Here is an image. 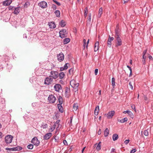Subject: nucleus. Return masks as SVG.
<instances>
[{"label":"nucleus","mask_w":153,"mask_h":153,"mask_svg":"<svg viewBox=\"0 0 153 153\" xmlns=\"http://www.w3.org/2000/svg\"><path fill=\"white\" fill-rule=\"evenodd\" d=\"M70 84L71 86L74 88V91L75 92L78 91L79 83L76 82L74 79H72L70 82Z\"/></svg>","instance_id":"obj_1"},{"label":"nucleus","mask_w":153,"mask_h":153,"mask_svg":"<svg viewBox=\"0 0 153 153\" xmlns=\"http://www.w3.org/2000/svg\"><path fill=\"white\" fill-rule=\"evenodd\" d=\"M48 100L50 103H54L56 100L55 97L53 95H50L48 97Z\"/></svg>","instance_id":"obj_2"},{"label":"nucleus","mask_w":153,"mask_h":153,"mask_svg":"<svg viewBox=\"0 0 153 153\" xmlns=\"http://www.w3.org/2000/svg\"><path fill=\"white\" fill-rule=\"evenodd\" d=\"M67 32L65 29H63L59 32V36L62 38H63L67 37Z\"/></svg>","instance_id":"obj_3"},{"label":"nucleus","mask_w":153,"mask_h":153,"mask_svg":"<svg viewBox=\"0 0 153 153\" xmlns=\"http://www.w3.org/2000/svg\"><path fill=\"white\" fill-rule=\"evenodd\" d=\"M49 76L53 79H56L58 76V73L56 71H51Z\"/></svg>","instance_id":"obj_4"},{"label":"nucleus","mask_w":153,"mask_h":153,"mask_svg":"<svg viewBox=\"0 0 153 153\" xmlns=\"http://www.w3.org/2000/svg\"><path fill=\"white\" fill-rule=\"evenodd\" d=\"M13 137L11 135H7L5 138V142L7 144H9L12 142Z\"/></svg>","instance_id":"obj_5"},{"label":"nucleus","mask_w":153,"mask_h":153,"mask_svg":"<svg viewBox=\"0 0 153 153\" xmlns=\"http://www.w3.org/2000/svg\"><path fill=\"white\" fill-rule=\"evenodd\" d=\"M53 81V79L49 76L45 78L44 83L45 85H49L51 84Z\"/></svg>","instance_id":"obj_6"},{"label":"nucleus","mask_w":153,"mask_h":153,"mask_svg":"<svg viewBox=\"0 0 153 153\" xmlns=\"http://www.w3.org/2000/svg\"><path fill=\"white\" fill-rule=\"evenodd\" d=\"M57 58L59 62H61L64 59V55L62 53H60L57 55Z\"/></svg>","instance_id":"obj_7"},{"label":"nucleus","mask_w":153,"mask_h":153,"mask_svg":"<svg viewBox=\"0 0 153 153\" xmlns=\"http://www.w3.org/2000/svg\"><path fill=\"white\" fill-rule=\"evenodd\" d=\"M38 5L42 8H45L47 7V3L44 1H42L38 3Z\"/></svg>","instance_id":"obj_8"},{"label":"nucleus","mask_w":153,"mask_h":153,"mask_svg":"<svg viewBox=\"0 0 153 153\" xmlns=\"http://www.w3.org/2000/svg\"><path fill=\"white\" fill-rule=\"evenodd\" d=\"M31 143H33L35 145L38 146L39 143V142L37 138L36 137H34L31 140Z\"/></svg>","instance_id":"obj_9"},{"label":"nucleus","mask_w":153,"mask_h":153,"mask_svg":"<svg viewBox=\"0 0 153 153\" xmlns=\"http://www.w3.org/2000/svg\"><path fill=\"white\" fill-rule=\"evenodd\" d=\"M116 40L117 43L116 45V47H117L118 46L121 45L122 44V42L120 37L118 35H117V36L116 37Z\"/></svg>","instance_id":"obj_10"},{"label":"nucleus","mask_w":153,"mask_h":153,"mask_svg":"<svg viewBox=\"0 0 153 153\" xmlns=\"http://www.w3.org/2000/svg\"><path fill=\"white\" fill-rule=\"evenodd\" d=\"M115 114V111H112L108 113L107 114L106 116L108 119L111 118Z\"/></svg>","instance_id":"obj_11"},{"label":"nucleus","mask_w":153,"mask_h":153,"mask_svg":"<svg viewBox=\"0 0 153 153\" xmlns=\"http://www.w3.org/2000/svg\"><path fill=\"white\" fill-rule=\"evenodd\" d=\"M54 88L55 90L57 92H59L62 89L61 85L58 84H56L54 86Z\"/></svg>","instance_id":"obj_12"},{"label":"nucleus","mask_w":153,"mask_h":153,"mask_svg":"<svg viewBox=\"0 0 153 153\" xmlns=\"http://www.w3.org/2000/svg\"><path fill=\"white\" fill-rule=\"evenodd\" d=\"M52 134L51 133H48L46 134L43 137L44 140H47L49 139L52 136Z\"/></svg>","instance_id":"obj_13"},{"label":"nucleus","mask_w":153,"mask_h":153,"mask_svg":"<svg viewBox=\"0 0 153 153\" xmlns=\"http://www.w3.org/2000/svg\"><path fill=\"white\" fill-rule=\"evenodd\" d=\"M48 25L49 27L51 29H54L56 27V26L55 23L53 22H49Z\"/></svg>","instance_id":"obj_14"},{"label":"nucleus","mask_w":153,"mask_h":153,"mask_svg":"<svg viewBox=\"0 0 153 153\" xmlns=\"http://www.w3.org/2000/svg\"><path fill=\"white\" fill-rule=\"evenodd\" d=\"M12 0H7L4 1L3 2V5L6 6L9 5L12 2Z\"/></svg>","instance_id":"obj_15"},{"label":"nucleus","mask_w":153,"mask_h":153,"mask_svg":"<svg viewBox=\"0 0 153 153\" xmlns=\"http://www.w3.org/2000/svg\"><path fill=\"white\" fill-rule=\"evenodd\" d=\"M15 10L13 13L15 14H18L20 11V7L15 8Z\"/></svg>","instance_id":"obj_16"},{"label":"nucleus","mask_w":153,"mask_h":153,"mask_svg":"<svg viewBox=\"0 0 153 153\" xmlns=\"http://www.w3.org/2000/svg\"><path fill=\"white\" fill-rule=\"evenodd\" d=\"M99 42H97L95 44L94 47V51L96 52L98 51L99 49Z\"/></svg>","instance_id":"obj_17"},{"label":"nucleus","mask_w":153,"mask_h":153,"mask_svg":"<svg viewBox=\"0 0 153 153\" xmlns=\"http://www.w3.org/2000/svg\"><path fill=\"white\" fill-rule=\"evenodd\" d=\"M99 105H97L96 107L94 110V114L95 115H97L99 113Z\"/></svg>","instance_id":"obj_18"},{"label":"nucleus","mask_w":153,"mask_h":153,"mask_svg":"<svg viewBox=\"0 0 153 153\" xmlns=\"http://www.w3.org/2000/svg\"><path fill=\"white\" fill-rule=\"evenodd\" d=\"M61 105L62 104H58L57 106L59 111L61 113H62L63 112V109Z\"/></svg>","instance_id":"obj_19"},{"label":"nucleus","mask_w":153,"mask_h":153,"mask_svg":"<svg viewBox=\"0 0 153 153\" xmlns=\"http://www.w3.org/2000/svg\"><path fill=\"white\" fill-rule=\"evenodd\" d=\"M65 75L63 72H61L58 74V76L60 79H63L65 76Z\"/></svg>","instance_id":"obj_20"},{"label":"nucleus","mask_w":153,"mask_h":153,"mask_svg":"<svg viewBox=\"0 0 153 153\" xmlns=\"http://www.w3.org/2000/svg\"><path fill=\"white\" fill-rule=\"evenodd\" d=\"M118 138V135L117 134H114L112 136V138L113 141L117 140Z\"/></svg>","instance_id":"obj_21"},{"label":"nucleus","mask_w":153,"mask_h":153,"mask_svg":"<svg viewBox=\"0 0 153 153\" xmlns=\"http://www.w3.org/2000/svg\"><path fill=\"white\" fill-rule=\"evenodd\" d=\"M109 132V131L108 128H106L104 131V135L105 137H106L108 136Z\"/></svg>","instance_id":"obj_22"},{"label":"nucleus","mask_w":153,"mask_h":153,"mask_svg":"<svg viewBox=\"0 0 153 153\" xmlns=\"http://www.w3.org/2000/svg\"><path fill=\"white\" fill-rule=\"evenodd\" d=\"M70 39L69 38H65L63 40V44H66L68 43L70 41Z\"/></svg>","instance_id":"obj_23"},{"label":"nucleus","mask_w":153,"mask_h":153,"mask_svg":"<svg viewBox=\"0 0 153 153\" xmlns=\"http://www.w3.org/2000/svg\"><path fill=\"white\" fill-rule=\"evenodd\" d=\"M102 13V7H101L99 9V13L98 15V17L100 18L101 17V16Z\"/></svg>","instance_id":"obj_24"},{"label":"nucleus","mask_w":153,"mask_h":153,"mask_svg":"<svg viewBox=\"0 0 153 153\" xmlns=\"http://www.w3.org/2000/svg\"><path fill=\"white\" fill-rule=\"evenodd\" d=\"M101 142H100L98 143V144L97 146L96 147V149L97 151L100 150L101 149Z\"/></svg>","instance_id":"obj_25"},{"label":"nucleus","mask_w":153,"mask_h":153,"mask_svg":"<svg viewBox=\"0 0 153 153\" xmlns=\"http://www.w3.org/2000/svg\"><path fill=\"white\" fill-rule=\"evenodd\" d=\"M128 120V118L127 117H125L121 120H120L118 121L121 123H124L126 122Z\"/></svg>","instance_id":"obj_26"},{"label":"nucleus","mask_w":153,"mask_h":153,"mask_svg":"<svg viewBox=\"0 0 153 153\" xmlns=\"http://www.w3.org/2000/svg\"><path fill=\"white\" fill-rule=\"evenodd\" d=\"M56 124L59 125L58 123H56V122L55 124H54L52 126H51L50 129L51 132L53 131L54 130L56 127Z\"/></svg>","instance_id":"obj_27"},{"label":"nucleus","mask_w":153,"mask_h":153,"mask_svg":"<svg viewBox=\"0 0 153 153\" xmlns=\"http://www.w3.org/2000/svg\"><path fill=\"white\" fill-rule=\"evenodd\" d=\"M54 13L56 17H59L60 16V13L59 10H56L55 11Z\"/></svg>","instance_id":"obj_28"},{"label":"nucleus","mask_w":153,"mask_h":153,"mask_svg":"<svg viewBox=\"0 0 153 153\" xmlns=\"http://www.w3.org/2000/svg\"><path fill=\"white\" fill-rule=\"evenodd\" d=\"M111 83L113 87L114 88L115 86V79L114 77H112L111 79Z\"/></svg>","instance_id":"obj_29"},{"label":"nucleus","mask_w":153,"mask_h":153,"mask_svg":"<svg viewBox=\"0 0 153 153\" xmlns=\"http://www.w3.org/2000/svg\"><path fill=\"white\" fill-rule=\"evenodd\" d=\"M78 108V105L77 103H74L73 105L74 110L76 111Z\"/></svg>","instance_id":"obj_30"},{"label":"nucleus","mask_w":153,"mask_h":153,"mask_svg":"<svg viewBox=\"0 0 153 153\" xmlns=\"http://www.w3.org/2000/svg\"><path fill=\"white\" fill-rule=\"evenodd\" d=\"M59 25L61 27H63L65 25L66 23L63 20H62L60 22Z\"/></svg>","instance_id":"obj_31"},{"label":"nucleus","mask_w":153,"mask_h":153,"mask_svg":"<svg viewBox=\"0 0 153 153\" xmlns=\"http://www.w3.org/2000/svg\"><path fill=\"white\" fill-rule=\"evenodd\" d=\"M91 14H89L88 18V20L87 21V23L89 24H90L91 22Z\"/></svg>","instance_id":"obj_32"},{"label":"nucleus","mask_w":153,"mask_h":153,"mask_svg":"<svg viewBox=\"0 0 153 153\" xmlns=\"http://www.w3.org/2000/svg\"><path fill=\"white\" fill-rule=\"evenodd\" d=\"M128 114L131 118H133L134 117V115L131 111H130L128 113Z\"/></svg>","instance_id":"obj_33"},{"label":"nucleus","mask_w":153,"mask_h":153,"mask_svg":"<svg viewBox=\"0 0 153 153\" xmlns=\"http://www.w3.org/2000/svg\"><path fill=\"white\" fill-rule=\"evenodd\" d=\"M59 104H62L63 99L61 97H59Z\"/></svg>","instance_id":"obj_34"},{"label":"nucleus","mask_w":153,"mask_h":153,"mask_svg":"<svg viewBox=\"0 0 153 153\" xmlns=\"http://www.w3.org/2000/svg\"><path fill=\"white\" fill-rule=\"evenodd\" d=\"M88 13V8L87 7H86L85 8V12H84V16L86 18L87 16V15Z\"/></svg>","instance_id":"obj_35"},{"label":"nucleus","mask_w":153,"mask_h":153,"mask_svg":"<svg viewBox=\"0 0 153 153\" xmlns=\"http://www.w3.org/2000/svg\"><path fill=\"white\" fill-rule=\"evenodd\" d=\"M33 146L32 144H30L27 146V148L28 149H32L33 148Z\"/></svg>","instance_id":"obj_36"},{"label":"nucleus","mask_w":153,"mask_h":153,"mask_svg":"<svg viewBox=\"0 0 153 153\" xmlns=\"http://www.w3.org/2000/svg\"><path fill=\"white\" fill-rule=\"evenodd\" d=\"M148 129L144 131V134L146 136H148L149 135V132L148 130Z\"/></svg>","instance_id":"obj_37"},{"label":"nucleus","mask_w":153,"mask_h":153,"mask_svg":"<svg viewBox=\"0 0 153 153\" xmlns=\"http://www.w3.org/2000/svg\"><path fill=\"white\" fill-rule=\"evenodd\" d=\"M83 47H84V49L85 48V47L86 46V40L85 39H84L83 40Z\"/></svg>","instance_id":"obj_38"},{"label":"nucleus","mask_w":153,"mask_h":153,"mask_svg":"<svg viewBox=\"0 0 153 153\" xmlns=\"http://www.w3.org/2000/svg\"><path fill=\"white\" fill-rule=\"evenodd\" d=\"M131 107L132 109H134V111L136 112V110L135 109V105L134 104H132L131 105Z\"/></svg>","instance_id":"obj_39"},{"label":"nucleus","mask_w":153,"mask_h":153,"mask_svg":"<svg viewBox=\"0 0 153 153\" xmlns=\"http://www.w3.org/2000/svg\"><path fill=\"white\" fill-rule=\"evenodd\" d=\"M53 1L55 2L57 5L58 6H60V5L61 4L60 3L57 1L56 0H53Z\"/></svg>","instance_id":"obj_40"},{"label":"nucleus","mask_w":153,"mask_h":153,"mask_svg":"<svg viewBox=\"0 0 153 153\" xmlns=\"http://www.w3.org/2000/svg\"><path fill=\"white\" fill-rule=\"evenodd\" d=\"M54 140L56 142H58L59 140V137L56 136L54 137Z\"/></svg>","instance_id":"obj_41"},{"label":"nucleus","mask_w":153,"mask_h":153,"mask_svg":"<svg viewBox=\"0 0 153 153\" xmlns=\"http://www.w3.org/2000/svg\"><path fill=\"white\" fill-rule=\"evenodd\" d=\"M107 44H108V46L109 47H111V42L108 40Z\"/></svg>","instance_id":"obj_42"},{"label":"nucleus","mask_w":153,"mask_h":153,"mask_svg":"<svg viewBox=\"0 0 153 153\" xmlns=\"http://www.w3.org/2000/svg\"><path fill=\"white\" fill-rule=\"evenodd\" d=\"M114 39V38L113 37H111L110 36H109V38L108 39V40L110 41L111 42V41H113Z\"/></svg>","instance_id":"obj_43"},{"label":"nucleus","mask_w":153,"mask_h":153,"mask_svg":"<svg viewBox=\"0 0 153 153\" xmlns=\"http://www.w3.org/2000/svg\"><path fill=\"white\" fill-rule=\"evenodd\" d=\"M68 63H66L65 65L63 67L65 69V70L68 69Z\"/></svg>","instance_id":"obj_44"},{"label":"nucleus","mask_w":153,"mask_h":153,"mask_svg":"<svg viewBox=\"0 0 153 153\" xmlns=\"http://www.w3.org/2000/svg\"><path fill=\"white\" fill-rule=\"evenodd\" d=\"M52 8L54 10H56V6L55 4H52Z\"/></svg>","instance_id":"obj_45"},{"label":"nucleus","mask_w":153,"mask_h":153,"mask_svg":"<svg viewBox=\"0 0 153 153\" xmlns=\"http://www.w3.org/2000/svg\"><path fill=\"white\" fill-rule=\"evenodd\" d=\"M129 85L130 88H131V90H133V86L132 85L131 83V82H129Z\"/></svg>","instance_id":"obj_46"},{"label":"nucleus","mask_w":153,"mask_h":153,"mask_svg":"<svg viewBox=\"0 0 153 153\" xmlns=\"http://www.w3.org/2000/svg\"><path fill=\"white\" fill-rule=\"evenodd\" d=\"M29 4L28 2H26L25 4L24 7H27L29 6Z\"/></svg>","instance_id":"obj_47"},{"label":"nucleus","mask_w":153,"mask_h":153,"mask_svg":"<svg viewBox=\"0 0 153 153\" xmlns=\"http://www.w3.org/2000/svg\"><path fill=\"white\" fill-rule=\"evenodd\" d=\"M13 8H15V7L13 6H10L8 7V9L9 10H12Z\"/></svg>","instance_id":"obj_48"},{"label":"nucleus","mask_w":153,"mask_h":153,"mask_svg":"<svg viewBox=\"0 0 153 153\" xmlns=\"http://www.w3.org/2000/svg\"><path fill=\"white\" fill-rule=\"evenodd\" d=\"M129 140H126L124 141V143L126 144H127L129 142Z\"/></svg>","instance_id":"obj_49"},{"label":"nucleus","mask_w":153,"mask_h":153,"mask_svg":"<svg viewBox=\"0 0 153 153\" xmlns=\"http://www.w3.org/2000/svg\"><path fill=\"white\" fill-rule=\"evenodd\" d=\"M136 151V149H133L132 150L131 152L130 153H134Z\"/></svg>","instance_id":"obj_50"},{"label":"nucleus","mask_w":153,"mask_h":153,"mask_svg":"<svg viewBox=\"0 0 153 153\" xmlns=\"http://www.w3.org/2000/svg\"><path fill=\"white\" fill-rule=\"evenodd\" d=\"M95 74L96 75H97L98 72V69H96L94 71Z\"/></svg>","instance_id":"obj_51"},{"label":"nucleus","mask_w":153,"mask_h":153,"mask_svg":"<svg viewBox=\"0 0 153 153\" xmlns=\"http://www.w3.org/2000/svg\"><path fill=\"white\" fill-rule=\"evenodd\" d=\"M63 143L65 145H68L67 143L65 140H64Z\"/></svg>","instance_id":"obj_52"},{"label":"nucleus","mask_w":153,"mask_h":153,"mask_svg":"<svg viewBox=\"0 0 153 153\" xmlns=\"http://www.w3.org/2000/svg\"><path fill=\"white\" fill-rule=\"evenodd\" d=\"M3 136V135L2 133L0 131V139L2 138V137Z\"/></svg>","instance_id":"obj_53"},{"label":"nucleus","mask_w":153,"mask_h":153,"mask_svg":"<svg viewBox=\"0 0 153 153\" xmlns=\"http://www.w3.org/2000/svg\"><path fill=\"white\" fill-rule=\"evenodd\" d=\"M147 52V50H144L143 53V55H145Z\"/></svg>","instance_id":"obj_54"},{"label":"nucleus","mask_w":153,"mask_h":153,"mask_svg":"<svg viewBox=\"0 0 153 153\" xmlns=\"http://www.w3.org/2000/svg\"><path fill=\"white\" fill-rule=\"evenodd\" d=\"M65 70V69L64 67H61L60 68V70L61 71H64V70Z\"/></svg>","instance_id":"obj_55"},{"label":"nucleus","mask_w":153,"mask_h":153,"mask_svg":"<svg viewBox=\"0 0 153 153\" xmlns=\"http://www.w3.org/2000/svg\"><path fill=\"white\" fill-rule=\"evenodd\" d=\"M130 111L129 110H127L126 111H124L123 112V113L124 114H126L127 113L128 114V113Z\"/></svg>","instance_id":"obj_56"},{"label":"nucleus","mask_w":153,"mask_h":153,"mask_svg":"<svg viewBox=\"0 0 153 153\" xmlns=\"http://www.w3.org/2000/svg\"><path fill=\"white\" fill-rule=\"evenodd\" d=\"M101 130L100 129H99V130L98 132V134L99 135H100L101 134Z\"/></svg>","instance_id":"obj_57"},{"label":"nucleus","mask_w":153,"mask_h":153,"mask_svg":"<svg viewBox=\"0 0 153 153\" xmlns=\"http://www.w3.org/2000/svg\"><path fill=\"white\" fill-rule=\"evenodd\" d=\"M146 56L145 55H143V59H145L146 60Z\"/></svg>","instance_id":"obj_58"},{"label":"nucleus","mask_w":153,"mask_h":153,"mask_svg":"<svg viewBox=\"0 0 153 153\" xmlns=\"http://www.w3.org/2000/svg\"><path fill=\"white\" fill-rule=\"evenodd\" d=\"M89 39H88V40L87 42V44H86V47L87 48H88V45L89 42Z\"/></svg>","instance_id":"obj_59"},{"label":"nucleus","mask_w":153,"mask_h":153,"mask_svg":"<svg viewBox=\"0 0 153 153\" xmlns=\"http://www.w3.org/2000/svg\"><path fill=\"white\" fill-rule=\"evenodd\" d=\"M144 100L145 101H146L147 100L148 98L146 96H144Z\"/></svg>","instance_id":"obj_60"},{"label":"nucleus","mask_w":153,"mask_h":153,"mask_svg":"<svg viewBox=\"0 0 153 153\" xmlns=\"http://www.w3.org/2000/svg\"><path fill=\"white\" fill-rule=\"evenodd\" d=\"M36 105V103H32V106L33 107H35Z\"/></svg>","instance_id":"obj_61"},{"label":"nucleus","mask_w":153,"mask_h":153,"mask_svg":"<svg viewBox=\"0 0 153 153\" xmlns=\"http://www.w3.org/2000/svg\"><path fill=\"white\" fill-rule=\"evenodd\" d=\"M130 71V72L129 75V77L131 76L132 75V70H131Z\"/></svg>","instance_id":"obj_62"},{"label":"nucleus","mask_w":153,"mask_h":153,"mask_svg":"<svg viewBox=\"0 0 153 153\" xmlns=\"http://www.w3.org/2000/svg\"><path fill=\"white\" fill-rule=\"evenodd\" d=\"M149 59H150L151 60H152L153 59L152 57L151 56H149Z\"/></svg>","instance_id":"obj_63"},{"label":"nucleus","mask_w":153,"mask_h":153,"mask_svg":"<svg viewBox=\"0 0 153 153\" xmlns=\"http://www.w3.org/2000/svg\"><path fill=\"white\" fill-rule=\"evenodd\" d=\"M146 60L145 59H143L142 60V62H143V64L144 65L145 64V63H146Z\"/></svg>","instance_id":"obj_64"}]
</instances>
